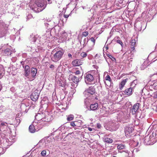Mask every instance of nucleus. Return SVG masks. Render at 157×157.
Returning a JSON list of instances; mask_svg holds the SVG:
<instances>
[{
  "label": "nucleus",
  "instance_id": "473e14b6",
  "mask_svg": "<svg viewBox=\"0 0 157 157\" xmlns=\"http://www.w3.org/2000/svg\"><path fill=\"white\" fill-rule=\"evenodd\" d=\"M7 124V123L6 122H2L1 123V124L2 126H3L4 125L6 126Z\"/></svg>",
  "mask_w": 157,
  "mask_h": 157
},
{
  "label": "nucleus",
  "instance_id": "2eb2a0df",
  "mask_svg": "<svg viewBox=\"0 0 157 157\" xmlns=\"http://www.w3.org/2000/svg\"><path fill=\"white\" fill-rule=\"evenodd\" d=\"M131 48L132 51H133L135 49V47L136 46V40L134 39H132L131 41Z\"/></svg>",
  "mask_w": 157,
  "mask_h": 157
},
{
  "label": "nucleus",
  "instance_id": "72a5a7b5",
  "mask_svg": "<svg viewBox=\"0 0 157 157\" xmlns=\"http://www.w3.org/2000/svg\"><path fill=\"white\" fill-rule=\"evenodd\" d=\"M68 56L69 57H70L71 58H72L71 55L70 53H69L68 54Z\"/></svg>",
  "mask_w": 157,
  "mask_h": 157
},
{
  "label": "nucleus",
  "instance_id": "4be33fe9",
  "mask_svg": "<svg viewBox=\"0 0 157 157\" xmlns=\"http://www.w3.org/2000/svg\"><path fill=\"white\" fill-rule=\"evenodd\" d=\"M67 33L64 31L63 32L62 34V35L61 36V37L64 39H66V38H67Z\"/></svg>",
  "mask_w": 157,
  "mask_h": 157
},
{
  "label": "nucleus",
  "instance_id": "f8f14e48",
  "mask_svg": "<svg viewBox=\"0 0 157 157\" xmlns=\"http://www.w3.org/2000/svg\"><path fill=\"white\" fill-rule=\"evenodd\" d=\"M124 132L125 134L128 135L132 132V129L128 126H126L125 128Z\"/></svg>",
  "mask_w": 157,
  "mask_h": 157
},
{
  "label": "nucleus",
  "instance_id": "9d476101",
  "mask_svg": "<svg viewBox=\"0 0 157 157\" xmlns=\"http://www.w3.org/2000/svg\"><path fill=\"white\" fill-rule=\"evenodd\" d=\"M133 89V88L132 87L126 89L124 92V94L128 96L131 95L132 94Z\"/></svg>",
  "mask_w": 157,
  "mask_h": 157
},
{
  "label": "nucleus",
  "instance_id": "a19ab883",
  "mask_svg": "<svg viewBox=\"0 0 157 157\" xmlns=\"http://www.w3.org/2000/svg\"><path fill=\"white\" fill-rule=\"evenodd\" d=\"M155 96L156 98H157V92H156V94H155Z\"/></svg>",
  "mask_w": 157,
  "mask_h": 157
},
{
  "label": "nucleus",
  "instance_id": "7c9ffc66",
  "mask_svg": "<svg viewBox=\"0 0 157 157\" xmlns=\"http://www.w3.org/2000/svg\"><path fill=\"white\" fill-rule=\"evenodd\" d=\"M46 151H43L41 152V154L42 156H44L46 154Z\"/></svg>",
  "mask_w": 157,
  "mask_h": 157
},
{
  "label": "nucleus",
  "instance_id": "6e6552de",
  "mask_svg": "<svg viewBox=\"0 0 157 157\" xmlns=\"http://www.w3.org/2000/svg\"><path fill=\"white\" fill-rule=\"evenodd\" d=\"M139 107V103H137L133 105L131 110V112L133 114H135L136 113V112L138 110Z\"/></svg>",
  "mask_w": 157,
  "mask_h": 157
},
{
  "label": "nucleus",
  "instance_id": "0eeeda50",
  "mask_svg": "<svg viewBox=\"0 0 157 157\" xmlns=\"http://www.w3.org/2000/svg\"><path fill=\"white\" fill-rule=\"evenodd\" d=\"M68 79L69 81H72L73 82L76 84L79 82V78H78L71 74L69 75Z\"/></svg>",
  "mask_w": 157,
  "mask_h": 157
},
{
  "label": "nucleus",
  "instance_id": "4c0bfd02",
  "mask_svg": "<svg viewBox=\"0 0 157 157\" xmlns=\"http://www.w3.org/2000/svg\"><path fill=\"white\" fill-rule=\"evenodd\" d=\"M88 129L90 131H91L92 130V129L90 128H88Z\"/></svg>",
  "mask_w": 157,
  "mask_h": 157
},
{
  "label": "nucleus",
  "instance_id": "79ce46f5",
  "mask_svg": "<svg viewBox=\"0 0 157 157\" xmlns=\"http://www.w3.org/2000/svg\"><path fill=\"white\" fill-rule=\"evenodd\" d=\"M135 81V80H134L133 81V82H132V85L134 82Z\"/></svg>",
  "mask_w": 157,
  "mask_h": 157
},
{
  "label": "nucleus",
  "instance_id": "cd10ccee",
  "mask_svg": "<svg viewBox=\"0 0 157 157\" xmlns=\"http://www.w3.org/2000/svg\"><path fill=\"white\" fill-rule=\"evenodd\" d=\"M75 121H71L70 122V125L72 127L75 126Z\"/></svg>",
  "mask_w": 157,
  "mask_h": 157
},
{
  "label": "nucleus",
  "instance_id": "ddd939ff",
  "mask_svg": "<svg viewBox=\"0 0 157 157\" xmlns=\"http://www.w3.org/2000/svg\"><path fill=\"white\" fill-rule=\"evenodd\" d=\"M98 107V104L97 103H95L94 104H92L90 105V109L91 110H96Z\"/></svg>",
  "mask_w": 157,
  "mask_h": 157
},
{
  "label": "nucleus",
  "instance_id": "c85d7f7f",
  "mask_svg": "<svg viewBox=\"0 0 157 157\" xmlns=\"http://www.w3.org/2000/svg\"><path fill=\"white\" fill-rule=\"evenodd\" d=\"M117 43L120 44L121 45V46L123 47V43L121 40H117Z\"/></svg>",
  "mask_w": 157,
  "mask_h": 157
},
{
  "label": "nucleus",
  "instance_id": "a878e982",
  "mask_svg": "<svg viewBox=\"0 0 157 157\" xmlns=\"http://www.w3.org/2000/svg\"><path fill=\"white\" fill-rule=\"evenodd\" d=\"M80 55L83 57H85L87 56V54L85 52H82L81 53Z\"/></svg>",
  "mask_w": 157,
  "mask_h": 157
},
{
  "label": "nucleus",
  "instance_id": "6ab92c4d",
  "mask_svg": "<svg viewBox=\"0 0 157 157\" xmlns=\"http://www.w3.org/2000/svg\"><path fill=\"white\" fill-rule=\"evenodd\" d=\"M29 130L30 132L32 133L34 132L35 131L34 126L32 124L30 125L29 126Z\"/></svg>",
  "mask_w": 157,
  "mask_h": 157
},
{
  "label": "nucleus",
  "instance_id": "2f4dec72",
  "mask_svg": "<svg viewBox=\"0 0 157 157\" xmlns=\"http://www.w3.org/2000/svg\"><path fill=\"white\" fill-rule=\"evenodd\" d=\"M81 73L80 71L79 70H77L75 73L76 75H79Z\"/></svg>",
  "mask_w": 157,
  "mask_h": 157
},
{
  "label": "nucleus",
  "instance_id": "b1692460",
  "mask_svg": "<svg viewBox=\"0 0 157 157\" xmlns=\"http://www.w3.org/2000/svg\"><path fill=\"white\" fill-rule=\"evenodd\" d=\"M10 51L11 50L10 49H6L5 50L4 52L6 54H7V55H8L10 53Z\"/></svg>",
  "mask_w": 157,
  "mask_h": 157
},
{
  "label": "nucleus",
  "instance_id": "412c9836",
  "mask_svg": "<svg viewBox=\"0 0 157 157\" xmlns=\"http://www.w3.org/2000/svg\"><path fill=\"white\" fill-rule=\"evenodd\" d=\"M105 141L107 143H111L113 142V140L111 138L106 137L105 138Z\"/></svg>",
  "mask_w": 157,
  "mask_h": 157
},
{
  "label": "nucleus",
  "instance_id": "5701e85b",
  "mask_svg": "<svg viewBox=\"0 0 157 157\" xmlns=\"http://www.w3.org/2000/svg\"><path fill=\"white\" fill-rule=\"evenodd\" d=\"M124 147V145L123 144H120L117 146V148L118 149L121 150Z\"/></svg>",
  "mask_w": 157,
  "mask_h": 157
},
{
  "label": "nucleus",
  "instance_id": "9b49d317",
  "mask_svg": "<svg viewBox=\"0 0 157 157\" xmlns=\"http://www.w3.org/2000/svg\"><path fill=\"white\" fill-rule=\"evenodd\" d=\"M128 79V78H126L125 79L123 80L121 83L119 84V89L120 90H122L124 87V86L125 85V84L126 82H127Z\"/></svg>",
  "mask_w": 157,
  "mask_h": 157
},
{
  "label": "nucleus",
  "instance_id": "f704fd0d",
  "mask_svg": "<svg viewBox=\"0 0 157 157\" xmlns=\"http://www.w3.org/2000/svg\"><path fill=\"white\" fill-rule=\"evenodd\" d=\"M69 15H67V14H64V17L66 18H67L68 17H69Z\"/></svg>",
  "mask_w": 157,
  "mask_h": 157
},
{
  "label": "nucleus",
  "instance_id": "dca6fc26",
  "mask_svg": "<svg viewBox=\"0 0 157 157\" xmlns=\"http://www.w3.org/2000/svg\"><path fill=\"white\" fill-rule=\"evenodd\" d=\"M37 70L35 68H32L31 71V75L33 77H34L37 73Z\"/></svg>",
  "mask_w": 157,
  "mask_h": 157
},
{
  "label": "nucleus",
  "instance_id": "09e8293b",
  "mask_svg": "<svg viewBox=\"0 0 157 157\" xmlns=\"http://www.w3.org/2000/svg\"><path fill=\"white\" fill-rule=\"evenodd\" d=\"M1 89H0V91H1Z\"/></svg>",
  "mask_w": 157,
  "mask_h": 157
},
{
  "label": "nucleus",
  "instance_id": "c03bdc74",
  "mask_svg": "<svg viewBox=\"0 0 157 157\" xmlns=\"http://www.w3.org/2000/svg\"><path fill=\"white\" fill-rule=\"evenodd\" d=\"M2 75V74L1 73H0V76Z\"/></svg>",
  "mask_w": 157,
  "mask_h": 157
},
{
  "label": "nucleus",
  "instance_id": "f257e3e1",
  "mask_svg": "<svg viewBox=\"0 0 157 157\" xmlns=\"http://www.w3.org/2000/svg\"><path fill=\"white\" fill-rule=\"evenodd\" d=\"M33 6L32 9L37 13L41 11L46 7V6H44L43 0H36Z\"/></svg>",
  "mask_w": 157,
  "mask_h": 157
},
{
  "label": "nucleus",
  "instance_id": "c9c22d12",
  "mask_svg": "<svg viewBox=\"0 0 157 157\" xmlns=\"http://www.w3.org/2000/svg\"><path fill=\"white\" fill-rule=\"evenodd\" d=\"M155 137L157 138V130L155 131Z\"/></svg>",
  "mask_w": 157,
  "mask_h": 157
},
{
  "label": "nucleus",
  "instance_id": "37998d69",
  "mask_svg": "<svg viewBox=\"0 0 157 157\" xmlns=\"http://www.w3.org/2000/svg\"><path fill=\"white\" fill-rule=\"evenodd\" d=\"M77 69V68H75V70H76V69Z\"/></svg>",
  "mask_w": 157,
  "mask_h": 157
},
{
  "label": "nucleus",
  "instance_id": "1a4fd4ad",
  "mask_svg": "<svg viewBox=\"0 0 157 157\" xmlns=\"http://www.w3.org/2000/svg\"><path fill=\"white\" fill-rule=\"evenodd\" d=\"M82 63L80 60L76 59L73 61L72 64L74 66H77L82 65Z\"/></svg>",
  "mask_w": 157,
  "mask_h": 157
},
{
  "label": "nucleus",
  "instance_id": "423d86ee",
  "mask_svg": "<svg viewBox=\"0 0 157 157\" xmlns=\"http://www.w3.org/2000/svg\"><path fill=\"white\" fill-rule=\"evenodd\" d=\"M39 93L37 91L34 92L30 96L31 99L33 101H36L39 98Z\"/></svg>",
  "mask_w": 157,
  "mask_h": 157
},
{
  "label": "nucleus",
  "instance_id": "e433bc0d",
  "mask_svg": "<svg viewBox=\"0 0 157 157\" xmlns=\"http://www.w3.org/2000/svg\"><path fill=\"white\" fill-rule=\"evenodd\" d=\"M50 67L51 68H53L54 67V66L53 65H51Z\"/></svg>",
  "mask_w": 157,
  "mask_h": 157
},
{
  "label": "nucleus",
  "instance_id": "7ed1b4c3",
  "mask_svg": "<svg viewBox=\"0 0 157 157\" xmlns=\"http://www.w3.org/2000/svg\"><path fill=\"white\" fill-rule=\"evenodd\" d=\"M35 119L38 121H48V119H46L45 114L42 113H38L35 116Z\"/></svg>",
  "mask_w": 157,
  "mask_h": 157
},
{
  "label": "nucleus",
  "instance_id": "de8ad7c7",
  "mask_svg": "<svg viewBox=\"0 0 157 157\" xmlns=\"http://www.w3.org/2000/svg\"><path fill=\"white\" fill-rule=\"evenodd\" d=\"M97 55H97H97H96V56H97Z\"/></svg>",
  "mask_w": 157,
  "mask_h": 157
},
{
  "label": "nucleus",
  "instance_id": "58836bf2",
  "mask_svg": "<svg viewBox=\"0 0 157 157\" xmlns=\"http://www.w3.org/2000/svg\"><path fill=\"white\" fill-rule=\"evenodd\" d=\"M48 4H51L52 3V2L51 1V0H48Z\"/></svg>",
  "mask_w": 157,
  "mask_h": 157
},
{
  "label": "nucleus",
  "instance_id": "393cba45",
  "mask_svg": "<svg viewBox=\"0 0 157 157\" xmlns=\"http://www.w3.org/2000/svg\"><path fill=\"white\" fill-rule=\"evenodd\" d=\"M89 34V33L87 31L83 32L82 33V36H83L86 37Z\"/></svg>",
  "mask_w": 157,
  "mask_h": 157
},
{
  "label": "nucleus",
  "instance_id": "49530a36",
  "mask_svg": "<svg viewBox=\"0 0 157 157\" xmlns=\"http://www.w3.org/2000/svg\"><path fill=\"white\" fill-rule=\"evenodd\" d=\"M113 157H117V156H113Z\"/></svg>",
  "mask_w": 157,
  "mask_h": 157
},
{
  "label": "nucleus",
  "instance_id": "39448f33",
  "mask_svg": "<svg viewBox=\"0 0 157 157\" xmlns=\"http://www.w3.org/2000/svg\"><path fill=\"white\" fill-rule=\"evenodd\" d=\"M94 79L93 76L90 74H87L85 78V81L86 83L90 84Z\"/></svg>",
  "mask_w": 157,
  "mask_h": 157
},
{
  "label": "nucleus",
  "instance_id": "4468645a",
  "mask_svg": "<svg viewBox=\"0 0 157 157\" xmlns=\"http://www.w3.org/2000/svg\"><path fill=\"white\" fill-rule=\"evenodd\" d=\"M25 76L27 77L29 76L30 73V67L28 65H26L25 66Z\"/></svg>",
  "mask_w": 157,
  "mask_h": 157
},
{
  "label": "nucleus",
  "instance_id": "20e7f679",
  "mask_svg": "<svg viewBox=\"0 0 157 157\" xmlns=\"http://www.w3.org/2000/svg\"><path fill=\"white\" fill-rule=\"evenodd\" d=\"M95 89L94 87L90 86L87 89L84 93L85 94L92 95L95 94Z\"/></svg>",
  "mask_w": 157,
  "mask_h": 157
},
{
  "label": "nucleus",
  "instance_id": "ea45409f",
  "mask_svg": "<svg viewBox=\"0 0 157 157\" xmlns=\"http://www.w3.org/2000/svg\"><path fill=\"white\" fill-rule=\"evenodd\" d=\"M97 127L98 128H99L101 127V125L100 124H98Z\"/></svg>",
  "mask_w": 157,
  "mask_h": 157
},
{
  "label": "nucleus",
  "instance_id": "a211bd4d",
  "mask_svg": "<svg viewBox=\"0 0 157 157\" xmlns=\"http://www.w3.org/2000/svg\"><path fill=\"white\" fill-rule=\"evenodd\" d=\"M105 84L108 86V85L106 83V81L109 82L110 83H111L112 80L110 76L109 75H107V76L105 77Z\"/></svg>",
  "mask_w": 157,
  "mask_h": 157
},
{
  "label": "nucleus",
  "instance_id": "f03ea898",
  "mask_svg": "<svg viewBox=\"0 0 157 157\" xmlns=\"http://www.w3.org/2000/svg\"><path fill=\"white\" fill-rule=\"evenodd\" d=\"M64 53V52L63 50H59L56 52L52 57L53 61L55 62L58 61L62 58Z\"/></svg>",
  "mask_w": 157,
  "mask_h": 157
},
{
  "label": "nucleus",
  "instance_id": "aec40b11",
  "mask_svg": "<svg viewBox=\"0 0 157 157\" xmlns=\"http://www.w3.org/2000/svg\"><path fill=\"white\" fill-rule=\"evenodd\" d=\"M106 55L113 62H116V59L109 53H106Z\"/></svg>",
  "mask_w": 157,
  "mask_h": 157
},
{
  "label": "nucleus",
  "instance_id": "bb28decb",
  "mask_svg": "<svg viewBox=\"0 0 157 157\" xmlns=\"http://www.w3.org/2000/svg\"><path fill=\"white\" fill-rule=\"evenodd\" d=\"M74 117L73 116H69L67 118L68 121H71L73 120Z\"/></svg>",
  "mask_w": 157,
  "mask_h": 157
},
{
  "label": "nucleus",
  "instance_id": "f3484780",
  "mask_svg": "<svg viewBox=\"0 0 157 157\" xmlns=\"http://www.w3.org/2000/svg\"><path fill=\"white\" fill-rule=\"evenodd\" d=\"M82 121L78 120V121H75V126L77 127H81L82 124Z\"/></svg>",
  "mask_w": 157,
  "mask_h": 157
},
{
  "label": "nucleus",
  "instance_id": "a18cd8bd",
  "mask_svg": "<svg viewBox=\"0 0 157 157\" xmlns=\"http://www.w3.org/2000/svg\"><path fill=\"white\" fill-rule=\"evenodd\" d=\"M70 73H71V71H69V74Z\"/></svg>",
  "mask_w": 157,
  "mask_h": 157
},
{
  "label": "nucleus",
  "instance_id": "c756f323",
  "mask_svg": "<svg viewBox=\"0 0 157 157\" xmlns=\"http://www.w3.org/2000/svg\"><path fill=\"white\" fill-rule=\"evenodd\" d=\"M90 40L93 43V44H94L95 43V40L93 37H91L90 38Z\"/></svg>",
  "mask_w": 157,
  "mask_h": 157
}]
</instances>
